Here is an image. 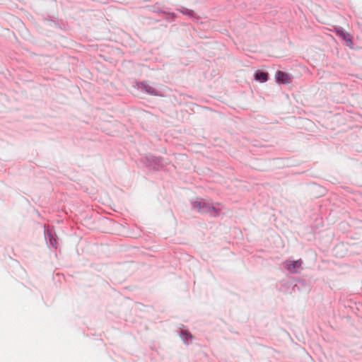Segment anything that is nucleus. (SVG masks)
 <instances>
[{"label": "nucleus", "mask_w": 362, "mask_h": 362, "mask_svg": "<svg viewBox=\"0 0 362 362\" xmlns=\"http://www.w3.org/2000/svg\"><path fill=\"white\" fill-rule=\"evenodd\" d=\"M276 79L283 83H288L291 81L290 76L287 73L281 71H277Z\"/></svg>", "instance_id": "obj_2"}, {"label": "nucleus", "mask_w": 362, "mask_h": 362, "mask_svg": "<svg viewBox=\"0 0 362 362\" xmlns=\"http://www.w3.org/2000/svg\"><path fill=\"white\" fill-rule=\"evenodd\" d=\"M341 37H343V39H344V40H346V42H351V39L348 37V36H347V35H346V34H345V33H341Z\"/></svg>", "instance_id": "obj_5"}, {"label": "nucleus", "mask_w": 362, "mask_h": 362, "mask_svg": "<svg viewBox=\"0 0 362 362\" xmlns=\"http://www.w3.org/2000/svg\"><path fill=\"white\" fill-rule=\"evenodd\" d=\"M200 211L202 213H206L209 212L211 214H216V209L214 206H207L206 204H204L203 206L200 208Z\"/></svg>", "instance_id": "obj_3"}, {"label": "nucleus", "mask_w": 362, "mask_h": 362, "mask_svg": "<svg viewBox=\"0 0 362 362\" xmlns=\"http://www.w3.org/2000/svg\"><path fill=\"white\" fill-rule=\"evenodd\" d=\"M146 90H147L148 93H152V94L155 93L154 90H153V88L152 87H149V88H148V89H147V88H146Z\"/></svg>", "instance_id": "obj_6"}, {"label": "nucleus", "mask_w": 362, "mask_h": 362, "mask_svg": "<svg viewBox=\"0 0 362 362\" xmlns=\"http://www.w3.org/2000/svg\"><path fill=\"white\" fill-rule=\"evenodd\" d=\"M302 263L303 262L301 259L296 261L288 259L284 262V267L288 272L291 274H296L300 269H302Z\"/></svg>", "instance_id": "obj_1"}, {"label": "nucleus", "mask_w": 362, "mask_h": 362, "mask_svg": "<svg viewBox=\"0 0 362 362\" xmlns=\"http://www.w3.org/2000/svg\"><path fill=\"white\" fill-rule=\"evenodd\" d=\"M255 79L262 82H264L268 79V74L265 72L257 71L255 74Z\"/></svg>", "instance_id": "obj_4"}]
</instances>
